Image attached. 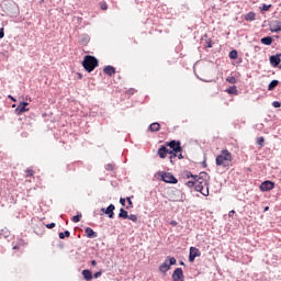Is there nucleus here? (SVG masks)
<instances>
[{"label": "nucleus", "instance_id": "nucleus-34", "mask_svg": "<svg viewBox=\"0 0 281 281\" xmlns=\"http://www.w3.org/2000/svg\"><path fill=\"white\" fill-rule=\"evenodd\" d=\"M168 262H169L170 267H172V265H177V259L175 257H171L168 259Z\"/></svg>", "mask_w": 281, "mask_h": 281}, {"label": "nucleus", "instance_id": "nucleus-17", "mask_svg": "<svg viewBox=\"0 0 281 281\" xmlns=\"http://www.w3.org/2000/svg\"><path fill=\"white\" fill-rule=\"evenodd\" d=\"M82 276L87 281L93 280V273L90 270H82Z\"/></svg>", "mask_w": 281, "mask_h": 281}, {"label": "nucleus", "instance_id": "nucleus-40", "mask_svg": "<svg viewBox=\"0 0 281 281\" xmlns=\"http://www.w3.org/2000/svg\"><path fill=\"white\" fill-rule=\"evenodd\" d=\"M47 229H54L56 227V223L46 224Z\"/></svg>", "mask_w": 281, "mask_h": 281}, {"label": "nucleus", "instance_id": "nucleus-18", "mask_svg": "<svg viewBox=\"0 0 281 281\" xmlns=\"http://www.w3.org/2000/svg\"><path fill=\"white\" fill-rule=\"evenodd\" d=\"M262 45H271L273 43V37L267 36L261 38Z\"/></svg>", "mask_w": 281, "mask_h": 281}, {"label": "nucleus", "instance_id": "nucleus-22", "mask_svg": "<svg viewBox=\"0 0 281 281\" xmlns=\"http://www.w3.org/2000/svg\"><path fill=\"white\" fill-rule=\"evenodd\" d=\"M71 236V233L69 231H65L64 233H59L60 240H65V238H69Z\"/></svg>", "mask_w": 281, "mask_h": 281}, {"label": "nucleus", "instance_id": "nucleus-53", "mask_svg": "<svg viewBox=\"0 0 281 281\" xmlns=\"http://www.w3.org/2000/svg\"><path fill=\"white\" fill-rule=\"evenodd\" d=\"M180 265H182V266H183V265H186V263H184L183 261H180Z\"/></svg>", "mask_w": 281, "mask_h": 281}, {"label": "nucleus", "instance_id": "nucleus-15", "mask_svg": "<svg viewBox=\"0 0 281 281\" xmlns=\"http://www.w3.org/2000/svg\"><path fill=\"white\" fill-rule=\"evenodd\" d=\"M85 234L87 235L88 238H98V233L94 232L91 227H87L85 229Z\"/></svg>", "mask_w": 281, "mask_h": 281}, {"label": "nucleus", "instance_id": "nucleus-6", "mask_svg": "<svg viewBox=\"0 0 281 281\" xmlns=\"http://www.w3.org/2000/svg\"><path fill=\"white\" fill-rule=\"evenodd\" d=\"M201 256V250L196 247H191L189 252V262H194L195 258H199Z\"/></svg>", "mask_w": 281, "mask_h": 281}, {"label": "nucleus", "instance_id": "nucleus-28", "mask_svg": "<svg viewBox=\"0 0 281 281\" xmlns=\"http://www.w3.org/2000/svg\"><path fill=\"white\" fill-rule=\"evenodd\" d=\"M101 10H109V4H106V1H102L99 3Z\"/></svg>", "mask_w": 281, "mask_h": 281}, {"label": "nucleus", "instance_id": "nucleus-10", "mask_svg": "<svg viewBox=\"0 0 281 281\" xmlns=\"http://www.w3.org/2000/svg\"><path fill=\"white\" fill-rule=\"evenodd\" d=\"M270 32L278 34V32H281V22L280 21H273L269 24Z\"/></svg>", "mask_w": 281, "mask_h": 281}, {"label": "nucleus", "instance_id": "nucleus-9", "mask_svg": "<svg viewBox=\"0 0 281 281\" xmlns=\"http://www.w3.org/2000/svg\"><path fill=\"white\" fill-rule=\"evenodd\" d=\"M171 278H172L173 281H183V280H184V277H183V269L177 268V269L173 271Z\"/></svg>", "mask_w": 281, "mask_h": 281}, {"label": "nucleus", "instance_id": "nucleus-52", "mask_svg": "<svg viewBox=\"0 0 281 281\" xmlns=\"http://www.w3.org/2000/svg\"><path fill=\"white\" fill-rule=\"evenodd\" d=\"M101 212H106V210L105 209H101Z\"/></svg>", "mask_w": 281, "mask_h": 281}, {"label": "nucleus", "instance_id": "nucleus-26", "mask_svg": "<svg viewBox=\"0 0 281 281\" xmlns=\"http://www.w3.org/2000/svg\"><path fill=\"white\" fill-rule=\"evenodd\" d=\"M127 205H125L126 210H131L133 207V201H131V198H126Z\"/></svg>", "mask_w": 281, "mask_h": 281}, {"label": "nucleus", "instance_id": "nucleus-49", "mask_svg": "<svg viewBox=\"0 0 281 281\" xmlns=\"http://www.w3.org/2000/svg\"><path fill=\"white\" fill-rule=\"evenodd\" d=\"M268 210H269V206H266V207H265V212H268Z\"/></svg>", "mask_w": 281, "mask_h": 281}, {"label": "nucleus", "instance_id": "nucleus-23", "mask_svg": "<svg viewBox=\"0 0 281 281\" xmlns=\"http://www.w3.org/2000/svg\"><path fill=\"white\" fill-rule=\"evenodd\" d=\"M226 92H228L231 95H236V93H238V89L236 88V86H233L228 88Z\"/></svg>", "mask_w": 281, "mask_h": 281}, {"label": "nucleus", "instance_id": "nucleus-1", "mask_svg": "<svg viewBox=\"0 0 281 281\" xmlns=\"http://www.w3.org/2000/svg\"><path fill=\"white\" fill-rule=\"evenodd\" d=\"M193 180L187 182L188 188H194L195 192H201L203 196H210V176L207 172H200L199 176H191Z\"/></svg>", "mask_w": 281, "mask_h": 281}, {"label": "nucleus", "instance_id": "nucleus-3", "mask_svg": "<svg viewBox=\"0 0 281 281\" xmlns=\"http://www.w3.org/2000/svg\"><path fill=\"white\" fill-rule=\"evenodd\" d=\"M100 61L98 58L91 56V55H86L82 61V67L88 71V74H91L95 67H99Z\"/></svg>", "mask_w": 281, "mask_h": 281}, {"label": "nucleus", "instance_id": "nucleus-48", "mask_svg": "<svg viewBox=\"0 0 281 281\" xmlns=\"http://www.w3.org/2000/svg\"><path fill=\"white\" fill-rule=\"evenodd\" d=\"M178 159H183V155L179 154Z\"/></svg>", "mask_w": 281, "mask_h": 281}, {"label": "nucleus", "instance_id": "nucleus-8", "mask_svg": "<svg viewBox=\"0 0 281 281\" xmlns=\"http://www.w3.org/2000/svg\"><path fill=\"white\" fill-rule=\"evenodd\" d=\"M27 106H30V103L27 102L20 103L15 110L18 115H23V113H27V111H30V108Z\"/></svg>", "mask_w": 281, "mask_h": 281}, {"label": "nucleus", "instance_id": "nucleus-19", "mask_svg": "<svg viewBox=\"0 0 281 281\" xmlns=\"http://www.w3.org/2000/svg\"><path fill=\"white\" fill-rule=\"evenodd\" d=\"M278 85H280V81L278 80H272L269 86H268V91H273V89H276V87H278Z\"/></svg>", "mask_w": 281, "mask_h": 281}, {"label": "nucleus", "instance_id": "nucleus-11", "mask_svg": "<svg viewBox=\"0 0 281 281\" xmlns=\"http://www.w3.org/2000/svg\"><path fill=\"white\" fill-rule=\"evenodd\" d=\"M280 57L281 54L270 56V65H272V67H278V65L281 63Z\"/></svg>", "mask_w": 281, "mask_h": 281}, {"label": "nucleus", "instance_id": "nucleus-37", "mask_svg": "<svg viewBox=\"0 0 281 281\" xmlns=\"http://www.w3.org/2000/svg\"><path fill=\"white\" fill-rule=\"evenodd\" d=\"M127 218H130V221H133V223H137V215H130Z\"/></svg>", "mask_w": 281, "mask_h": 281}, {"label": "nucleus", "instance_id": "nucleus-35", "mask_svg": "<svg viewBox=\"0 0 281 281\" xmlns=\"http://www.w3.org/2000/svg\"><path fill=\"white\" fill-rule=\"evenodd\" d=\"M104 214H106L109 216V218H113V216H115L114 212H104L101 214V216H104Z\"/></svg>", "mask_w": 281, "mask_h": 281}, {"label": "nucleus", "instance_id": "nucleus-21", "mask_svg": "<svg viewBox=\"0 0 281 281\" xmlns=\"http://www.w3.org/2000/svg\"><path fill=\"white\" fill-rule=\"evenodd\" d=\"M245 21H256V13H254V12H248V13L245 15Z\"/></svg>", "mask_w": 281, "mask_h": 281}, {"label": "nucleus", "instance_id": "nucleus-45", "mask_svg": "<svg viewBox=\"0 0 281 281\" xmlns=\"http://www.w3.org/2000/svg\"><path fill=\"white\" fill-rule=\"evenodd\" d=\"M170 225H172L173 227H177V221H171Z\"/></svg>", "mask_w": 281, "mask_h": 281}, {"label": "nucleus", "instance_id": "nucleus-51", "mask_svg": "<svg viewBox=\"0 0 281 281\" xmlns=\"http://www.w3.org/2000/svg\"><path fill=\"white\" fill-rule=\"evenodd\" d=\"M13 249H19V246H13Z\"/></svg>", "mask_w": 281, "mask_h": 281}, {"label": "nucleus", "instance_id": "nucleus-4", "mask_svg": "<svg viewBox=\"0 0 281 281\" xmlns=\"http://www.w3.org/2000/svg\"><path fill=\"white\" fill-rule=\"evenodd\" d=\"M159 176L165 183H178V180L170 172H160Z\"/></svg>", "mask_w": 281, "mask_h": 281}, {"label": "nucleus", "instance_id": "nucleus-5", "mask_svg": "<svg viewBox=\"0 0 281 281\" xmlns=\"http://www.w3.org/2000/svg\"><path fill=\"white\" fill-rule=\"evenodd\" d=\"M259 188H260L261 192H269V191L273 190V188H276V183L270 180H266L260 184Z\"/></svg>", "mask_w": 281, "mask_h": 281}, {"label": "nucleus", "instance_id": "nucleus-36", "mask_svg": "<svg viewBox=\"0 0 281 281\" xmlns=\"http://www.w3.org/2000/svg\"><path fill=\"white\" fill-rule=\"evenodd\" d=\"M115 211V205H113V204H110L108 207H106V210H105V212H114Z\"/></svg>", "mask_w": 281, "mask_h": 281}, {"label": "nucleus", "instance_id": "nucleus-25", "mask_svg": "<svg viewBox=\"0 0 281 281\" xmlns=\"http://www.w3.org/2000/svg\"><path fill=\"white\" fill-rule=\"evenodd\" d=\"M228 56H229L231 60H236V58H238V52L231 50Z\"/></svg>", "mask_w": 281, "mask_h": 281}, {"label": "nucleus", "instance_id": "nucleus-39", "mask_svg": "<svg viewBox=\"0 0 281 281\" xmlns=\"http://www.w3.org/2000/svg\"><path fill=\"white\" fill-rule=\"evenodd\" d=\"M10 233L8 231H0V236H4V238H8V235Z\"/></svg>", "mask_w": 281, "mask_h": 281}, {"label": "nucleus", "instance_id": "nucleus-14", "mask_svg": "<svg viewBox=\"0 0 281 281\" xmlns=\"http://www.w3.org/2000/svg\"><path fill=\"white\" fill-rule=\"evenodd\" d=\"M161 130V124L155 122V123H151L148 127V131H150V133H157Z\"/></svg>", "mask_w": 281, "mask_h": 281}, {"label": "nucleus", "instance_id": "nucleus-30", "mask_svg": "<svg viewBox=\"0 0 281 281\" xmlns=\"http://www.w3.org/2000/svg\"><path fill=\"white\" fill-rule=\"evenodd\" d=\"M105 170H108V171H113V170H115V165H112V164H108L106 166H105Z\"/></svg>", "mask_w": 281, "mask_h": 281}, {"label": "nucleus", "instance_id": "nucleus-31", "mask_svg": "<svg viewBox=\"0 0 281 281\" xmlns=\"http://www.w3.org/2000/svg\"><path fill=\"white\" fill-rule=\"evenodd\" d=\"M257 144L259 145V146H265V137H258L257 138Z\"/></svg>", "mask_w": 281, "mask_h": 281}, {"label": "nucleus", "instance_id": "nucleus-20", "mask_svg": "<svg viewBox=\"0 0 281 281\" xmlns=\"http://www.w3.org/2000/svg\"><path fill=\"white\" fill-rule=\"evenodd\" d=\"M272 5L271 4H262V7L259 8L261 14H265V12H269L271 10Z\"/></svg>", "mask_w": 281, "mask_h": 281}, {"label": "nucleus", "instance_id": "nucleus-27", "mask_svg": "<svg viewBox=\"0 0 281 281\" xmlns=\"http://www.w3.org/2000/svg\"><path fill=\"white\" fill-rule=\"evenodd\" d=\"M82 218V214H78L72 216V223H80V220Z\"/></svg>", "mask_w": 281, "mask_h": 281}, {"label": "nucleus", "instance_id": "nucleus-47", "mask_svg": "<svg viewBox=\"0 0 281 281\" xmlns=\"http://www.w3.org/2000/svg\"><path fill=\"white\" fill-rule=\"evenodd\" d=\"M91 265H92V267H95V265H98V261L92 260V261H91Z\"/></svg>", "mask_w": 281, "mask_h": 281}, {"label": "nucleus", "instance_id": "nucleus-2", "mask_svg": "<svg viewBox=\"0 0 281 281\" xmlns=\"http://www.w3.org/2000/svg\"><path fill=\"white\" fill-rule=\"evenodd\" d=\"M232 153L227 149H223L220 155L215 158L216 166H223V168H227L229 164H232Z\"/></svg>", "mask_w": 281, "mask_h": 281}, {"label": "nucleus", "instance_id": "nucleus-44", "mask_svg": "<svg viewBox=\"0 0 281 281\" xmlns=\"http://www.w3.org/2000/svg\"><path fill=\"white\" fill-rule=\"evenodd\" d=\"M206 47H209V48L212 47V41L206 42Z\"/></svg>", "mask_w": 281, "mask_h": 281}, {"label": "nucleus", "instance_id": "nucleus-32", "mask_svg": "<svg viewBox=\"0 0 281 281\" xmlns=\"http://www.w3.org/2000/svg\"><path fill=\"white\" fill-rule=\"evenodd\" d=\"M26 177H34V170H32L31 168L25 170Z\"/></svg>", "mask_w": 281, "mask_h": 281}, {"label": "nucleus", "instance_id": "nucleus-43", "mask_svg": "<svg viewBox=\"0 0 281 281\" xmlns=\"http://www.w3.org/2000/svg\"><path fill=\"white\" fill-rule=\"evenodd\" d=\"M100 276H102V272H95V273L93 274L94 278H100Z\"/></svg>", "mask_w": 281, "mask_h": 281}, {"label": "nucleus", "instance_id": "nucleus-46", "mask_svg": "<svg viewBox=\"0 0 281 281\" xmlns=\"http://www.w3.org/2000/svg\"><path fill=\"white\" fill-rule=\"evenodd\" d=\"M8 98L12 100V102H16V99H14L12 95L9 94Z\"/></svg>", "mask_w": 281, "mask_h": 281}, {"label": "nucleus", "instance_id": "nucleus-16", "mask_svg": "<svg viewBox=\"0 0 281 281\" xmlns=\"http://www.w3.org/2000/svg\"><path fill=\"white\" fill-rule=\"evenodd\" d=\"M103 71H104V74H106V76H114L115 67H113V66H105Z\"/></svg>", "mask_w": 281, "mask_h": 281}, {"label": "nucleus", "instance_id": "nucleus-33", "mask_svg": "<svg viewBox=\"0 0 281 281\" xmlns=\"http://www.w3.org/2000/svg\"><path fill=\"white\" fill-rule=\"evenodd\" d=\"M119 216L120 218H128V212H120Z\"/></svg>", "mask_w": 281, "mask_h": 281}, {"label": "nucleus", "instance_id": "nucleus-7", "mask_svg": "<svg viewBox=\"0 0 281 281\" xmlns=\"http://www.w3.org/2000/svg\"><path fill=\"white\" fill-rule=\"evenodd\" d=\"M167 146H169L173 153H181V142L179 140H170L167 143Z\"/></svg>", "mask_w": 281, "mask_h": 281}, {"label": "nucleus", "instance_id": "nucleus-41", "mask_svg": "<svg viewBox=\"0 0 281 281\" xmlns=\"http://www.w3.org/2000/svg\"><path fill=\"white\" fill-rule=\"evenodd\" d=\"M120 203H121V205L126 206V199L121 198Z\"/></svg>", "mask_w": 281, "mask_h": 281}, {"label": "nucleus", "instance_id": "nucleus-12", "mask_svg": "<svg viewBox=\"0 0 281 281\" xmlns=\"http://www.w3.org/2000/svg\"><path fill=\"white\" fill-rule=\"evenodd\" d=\"M170 151V149H167L166 146H160V148L158 149V156L160 157V159H166V157H168V153Z\"/></svg>", "mask_w": 281, "mask_h": 281}, {"label": "nucleus", "instance_id": "nucleus-42", "mask_svg": "<svg viewBox=\"0 0 281 281\" xmlns=\"http://www.w3.org/2000/svg\"><path fill=\"white\" fill-rule=\"evenodd\" d=\"M5 36V33L3 32V29H0V38H3Z\"/></svg>", "mask_w": 281, "mask_h": 281}, {"label": "nucleus", "instance_id": "nucleus-50", "mask_svg": "<svg viewBox=\"0 0 281 281\" xmlns=\"http://www.w3.org/2000/svg\"><path fill=\"white\" fill-rule=\"evenodd\" d=\"M120 212H126V210H124V209H120Z\"/></svg>", "mask_w": 281, "mask_h": 281}, {"label": "nucleus", "instance_id": "nucleus-29", "mask_svg": "<svg viewBox=\"0 0 281 281\" xmlns=\"http://www.w3.org/2000/svg\"><path fill=\"white\" fill-rule=\"evenodd\" d=\"M226 82H229L231 85H236V77H227Z\"/></svg>", "mask_w": 281, "mask_h": 281}, {"label": "nucleus", "instance_id": "nucleus-24", "mask_svg": "<svg viewBox=\"0 0 281 281\" xmlns=\"http://www.w3.org/2000/svg\"><path fill=\"white\" fill-rule=\"evenodd\" d=\"M168 155H170L169 159L171 164H175L173 159H177V153L173 150H169Z\"/></svg>", "mask_w": 281, "mask_h": 281}, {"label": "nucleus", "instance_id": "nucleus-13", "mask_svg": "<svg viewBox=\"0 0 281 281\" xmlns=\"http://www.w3.org/2000/svg\"><path fill=\"white\" fill-rule=\"evenodd\" d=\"M159 271L160 273H168V271H170V265L168 262V259H166L165 262L160 265Z\"/></svg>", "mask_w": 281, "mask_h": 281}, {"label": "nucleus", "instance_id": "nucleus-38", "mask_svg": "<svg viewBox=\"0 0 281 281\" xmlns=\"http://www.w3.org/2000/svg\"><path fill=\"white\" fill-rule=\"evenodd\" d=\"M272 106H274V109H280V106H281L280 101H274V102L272 103Z\"/></svg>", "mask_w": 281, "mask_h": 281}]
</instances>
